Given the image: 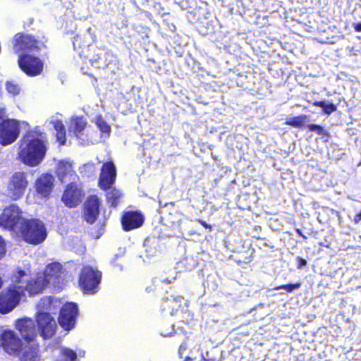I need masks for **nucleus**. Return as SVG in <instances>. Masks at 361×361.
<instances>
[{
    "label": "nucleus",
    "instance_id": "obj_38",
    "mask_svg": "<svg viewBox=\"0 0 361 361\" xmlns=\"http://www.w3.org/2000/svg\"><path fill=\"white\" fill-rule=\"evenodd\" d=\"M187 349V345L185 343H183L179 347V354L181 355Z\"/></svg>",
    "mask_w": 361,
    "mask_h": 361
},
{
    "label": "nucleus",
    "instance_id": "obj_28",
    "mask_svg": "<svg viewBox=\"0 0 361 361\" xmlns=\"http://www.w3.org/2000/svg\"><path fill=\"white\" fill-rule=\"evenodd\" d=\"M95 124L97 128L104 136H109L111 133V126L101 116L96 118Z\"/></svg>",
    "mask_w": 361,
    "mask_h": 361
},
{
    "label": "nucleus",
    "instance_id": "obj_34",
    "mask_svg": "<svg viewBox=\"0 0 361 361\" xmlns=\"http://www.w3.org/2000/svg\"><path fill=\"white\" fill-rule=\"evenodd\" d=\"M7 92L13 96L18 95L20 92V86L13 82H7L6 84Z\"/></svg>",
    "mask_w": 361,
    "mask_h": 361
},
{
    "label": "nucleus",
    "instance_id": "obj_42",
    "mask_svg": "<svg viewBox=\"0 0 361 361\" xmlns=\"http://www.w3.org/2000/svg\"><path fill=\"white\" fill-rule=\"evenodd\" d=\"M76 353H77V357L79 356L80 357H83L85 355V352L83 350H78V351L76 352Z\"/></svg>",
    "mask_w": 361,
    "mask_h": 361
},
{
    "label": "nucleus",
    "instance_id": "obj_6",
    "mask_svg": "<svg viewBox=\"0 0 361 361\" xmlns=\"http://www.w3.org/2000/svg\"><path fill=\"white\" fill-rule=\"evenodd\" d=\"M20 122L7 118L4 108L0 107V144L3 146L14 142L19 136Z\"/></svg>",
    "mask_w": 361,
    "mask_h": 361
},
{
    "label": "nucleus",
    "instance_id": "obj_17",
    "mask_svg": "<svg viewBox=\"0 0 361 361\" xmlns=\"http://www.w3.org/2000/svg\"><path fill=\"white\" fill-rule=\"evenodd\" d=\"M145 217L140 212L129 211L123 214L121 224L126 231L140 227L144 223Z\"/></svg>",
    "mask_w": 361,
    "mask_h": 361
},
{
    "label": "nucleus",
    "instance_id": "obj_35",
    "mask_svg": "<svg viewBox=\"0 0 361 361\" xmlns=\"http://www.w3.org/2000/svg\"><path fill=\"white\" fill-rule=\"evenodd\" d=\"M155 253L156 251L154 249H150L149 250H148L146 248L145 251V255H141L140 257L142 258L143 262L147 263L149 262L151 257L155 255Z\"/></svg>",
    "mask_w": 361,
    "mask_h": 361
},
{
    "label": "nucleus",
    "instance_id": "obj_41",
    "mask_svg": "<svg viewBox=\"0 0 361 361\" xmlns=\"http://www.w3.org/2000/svg\"><path fill=\"white\" fill-rule=\"evenodd\" d=\"M360 221H361V210L360 212L357 214L354 217V222L355 224H358Z\"/></svg>",
    "mask_w": 361,
    "mask_h": 361
},
{
    "label": "nucleus",
    "instance_id": "obj_25",
    "mask_svg": "<svg viewBox=\"0 0 361 361\" xmlns=\"http://www.w3.org/2000/svg\"><path fill=\"white\" fill-rule=\"evenodd\" d=\"M56 131V139L61 145L66 142V130L65 127L61 121L54 120L51 122Z\"/></svg>",
    "mask_w": 361,
    "mask_h": 361
},
{
    "label": "nucleus",
    "instance_id": "obj_27",
    "mask_svg": "<svg viewBox=\"0 0 361 361\" xmlns=\"http://www.w3.org/2000/svg\"><path fill=\"white\" fill-rule=\"evenodd\" d=\"M122 193L116 188L111 189L106 194L108 202L111 204V207H116L118 205Z\"/></svg>",
    "mask_w": 361,
    "mask_h": 361
},
{
    "label": "nucleus",
    "instance_id": "obj_31",
    "mask_svg": "<svg viewBox=\"0 0 361 361\" xmlns=\"http://www.w3.org/2000/svg\"><path fill=\"white\" fill-rule=\"evenodd\" d=\"M305 118L306 116H295L287 121L286 124L295 128H300L304 124Z\"/></svg>",
    "mask_w": 361,
    "mask_h": 361
},
{
    "label": "nucleus",
    "instance_id": "obj_21",
    "mask_svg": "<svg viewBox=\"0 0 361 361\" xmlns=\"http://www.w3.org/2000/svg\"><path fill=\"white\" fill-rule=\"evenodd\" d=\"M99 213V201L96 196L90 197L85 204L83 216L89 224H93Z\"/></svg>",
    "mask_w": 361,
    "mask_h": 361
},
{
    "label": "nucleus",
    "instance_id": "obj_13",
    "mask_svg": "<svg viewBox=\"0 0 361 361\" xmlns=\"http://www.w3.org/2000/svg\"><path fill=\"white\" fill-rule=\"evenodd\" d=\"M1 345L4 350L10 354L16 355L23 346L21 340L11 330H6L1 334Z\"/></svg>",
    "mask_w": 361,
    "mask_h": 361
},
{
    "label": "nucleus",
    "instance_id": "obj_20",
    "mask_svg": "<svg viewBox=\"0 0 361 361\" xmlns=\"http://www.w3.org/2000/svg\"><path fill=\"white\" fill-rule=\"evenodd\" d=\"M56 173L62 183H73L78 178L71 163L67 160H62L59 162Z\"/></svg>",
    "mask_w": 361,
    "mask_h": 361
},
{
    "label": "nucleus",
    "instance_id": "obj_48",
    "mask_svg": "<svg viewBox=\"0 0 361 361\" xmlns=\"http://www.w3.org/2000/svg\"><path fill=\"white\" fill-rule=\"evenodd\" d=\"M184 361H192V359L189 357H186Z\"/></svg>",
    "mask_w": 361,
    "mask_h": 361
},
{
    "label": "nucleus",
    "instance_id": "obj_16",
    "mask_svg": "<svg viewBox=\"0 0 361 361\" xmlns=\"http://www.w3.org/2000/svg\"><path fill=\"white\" fill-rule=\"evenodd\" d=\"M116 176V170L113 162L104 164L99 179V184L102 189H110L114 183Z\"/></svg>",
    "mask_w": 361,
    "mask_h": 361
},
{
    "label": "nucleus",
    "instance_id": "obj_26",
    "mask_svg": "<svg viewBox=\"0 0 361 361\" xmlns=\"http://www.w3.org/2000/svg\"><path fill=\"white\" fill-rule=\"evenodd\" d=\"M313 105L322 108L323 113L326 115H330L337 110V107L335 104L325 100L314 102Z\"/></svg>",
    "mask_w": 361,
    "mask_h": 361
},
{
    "label": "nucleus",
    "instance_id": "obj_45",
    "mask_svg": "<svg viewBox=\"0 0 361 361\" xmlns=\"http://www.w3.org/2000/svg\"><path fill=\"white\" fill-rule=\"evenodd\" d=\"M200 223L204 227V228H209V225L204 221H200Z\"/></svg>",
    "mask_w": 361,
    "mask_h": 361
},
{
    "label": "nucleus",
    "instance_id": "obj_47",
    "mask_svg": "<svg viewBox=\"0 0 361 361\" xmlns=\"http://www.w3.org/2000/svg\"><path fill=\"white\" fill-rule=\"evenodd\" d=\"M149 243V240L146 239V240H145V242H144V247H147L148 246Z\"/></svg>",
    "mask_w": 361,
    "mask_h": 361
},
{
    "label": "nucleus",
    "instance_id": "obj_46",
    "mask_svg": "<svg viewBox=\"0 0 361 361\" xmlns=\"http://www.w3.org/2000/svg\"><path fill=\"white\" fill-rule=\"evenodd\" d=\"M161 281H162V283H166V284H169L171 282V281L169 280L168 279H164Z\"/></svg>",
    "mask_w": 361,
    "mask_h": 361
},
{
    "label": "nucleus",
    "instance_id": "obj_44",
    "mask_svg": "<svg viewBox=\"0 0 361 361\" xmlns=\"http://www.w3.org/2000/svg\"><path fill=\"white\" fill-rule=\"evenodd\" d=\"M161 335L164 337L171 336H172V332H169V333L161 332Z\"/></svg>",
    "mask_w": 361,
    "mask_h": 361
},
{
    "label": "nucleus",
    "instance_id": "obj_4",
    "mask_svg": "<svg viewBox=\"0 0 361 361\" xmlns=\"http://www.w3.org/2000/svg\"><path fill=\"white\" fill-rule=\"evenodd\" d=\"M51 298H44L37 305L38 312L36 317L37 331L44 339L51 338L56 328V321L49 312L51 311Z\"/></svg>",
    "mask_w": 361,
    "mask_h": 361
},
{
    "label": "nucleus",
    "instance_id": "obj_43",
    "mask_svg": "<svg viewBox=\"0 0 361 361\" xmlns=\"http://www.w3.org/2000/svg\"><path fill=\"white\" fill-rule=\"evenodd\" d=\"M295 232L302 236L304 239H307V237L302 233V231L300 228H296Z\"/></svg>",
    "mask_w": 361,
    "mask_h": 361
},
{
    "label": "nucleus",
    "instance_id": "obj_3",
    "mask_svg": "<svg viewBox=\"0 0 361 361\" xmlns=\"http://www.w3.org/2000/svg\"><path fill=\"white\" fill-rule=\"evenodd\" d=\"M26 276V272L18 269L11 277L12 284L0 293V313L7 314L11 312L20 302L23 295V288L20 283L21 278Z\"/></svg>",
    "mask_w": 361,
    "mask_h": 361
},
{
    "label": "nucleus",
    "instance_id": "obj_22",
    "mask_svg": "<svg viewBox=\"0 0 361 361\" xmlns=\"http://www.w3.org/2000/svg\"><path fill=\"white\" fill-rule=\"evenodd\" d=\"M17 355L20 361H39L41 359L39 345L35 342L23 345Z\"/></svg>",
    "mask_w": 361,
    "mask_h": 361
},
{
    "label": "nucleus",
    "instance_id": "obj_33",
    "mask_svg": "<svg viewBox=\"0 0 361 361\" xmlns=\"http://www.w3.org/2000/svg\"><path fill=\"white\" fill-rule=\"evenodd\" d=\"M301 287L300 283H289L286 285H281L274 288V290L283 289L288 293H292L295 290H298Z\"/></svg>",
    "mask_w": 361,
    "mask_h": 361
},
{
    "label": "nucleus",
    "instance_id": "obj_37",
    "mask_svg": "<svg viewBox=\"0 0 361 361\" xmlns=\"http://www.w3.org/2000/svg\"><path fill=\"white\" fill-rule=\"evenodd\" d=\"M6 253L5 242L1 236H0V259H1Z\"/></svg>",
    "mask_w": 361,
    "mask_h": 361
},
{
    "label": "nucleus",
    "instance_id": "obj_40",
    "mask_svg": "<svg viewBox=\"0 0 361 361\" xmlns=\"http://www.w3.org/2000/svg\"><path fill=\"white\" fill-rule=\"evenodd\" d=\"M353 27L356 32H361V23H354Z\"/></svg>",
    "mask_w": 361,
    "mask_h": 361
},
{
    "label": "nucleus",
    "instance_id": "obj_10",
    "mask_svg": "<svg viewBox=\"0 0 361 361\" xmlns=\"http://www.w3.org/2000/svg\"><path fill=\"white\" fill-rule=\"evenodd\" d=\"M78 314V305L75 302H67L61 309L59 323L63 329L69 331L74 327Z\"/></svg>",
    "mask_w": 361,
    "mask_h": 361
},
{
    "label": "nucleus",
    "instance_id": "obj_39",
    "mask_svg": "<svg viewBox=\"0 0 361 361\" xmlns=\"http://www.w3.org/2000/svg\"><path fill=\"white\" fill-rule=\"evenodd\" d=\"M80 42L79 37H74L73 41V45L74 49H76V47H77V45L80 44Z\"/></svg>",
    "mask_w": 361,
    "mask_h": 361
},
{
    "label": "nucleus",
    "instance_id": "obj_36",
    "mask_svg": "<svg viewBox=\"0 0 361 361\" xmlns=\"http://www.w3.org/2000/svg\"><path fill=\"white\" fill-rule=\"evenodd\" d=\"M296 260H297V268L298 269H302L304 267H305L307 264L306 259H305L300 257H297Z\"/></svg>",
    "mask_w": 361,
    "mask_h": 361
},
{
    "label": "nucleus",
    "instance_id": "obj_11",
    "mask_svg": "<svg viewBox=\"0 0 361 361\" xmlns=\"http://www.w3.org/2000/svg\"><path fill=\"white\" fill-rule=\"evenodd\" d=\"M18 64L21 70L30 76L39 75L43 69V62L29 54L20 55Z\"/></svg>",
    "mask_w": 361,
    "mask_h": 361
},
{
    "label": "nucleus",
    "instance_id": "obj_29",
    "mask_svg": "<svg viewBox=\"0 0 361 361\" xmlns=\"http://www.w3.org/2000/svg\"><path fill=\"white\" fill-rule=\"evenodd\" d=\"M61 354L62 355V361H76L77 353L73 350L62 347L61 348Z\"/></svg>",
    "mask_w": 361,
    "mask_h": 361
},
{
    "label": "nucleus",
    "instance_id": "obj_14",
    "mask_svg": "<svg viewBox=\"0 0 361 361\" xmlns=\"http://www.w3.org/2000/svg\"><path fill=\"white\" fill-rule=\"evenodd\" d=\"M185 305L186 300L183 297L170 295L163 299L161 310L164 315L173 316Z\"/></svg>",
    "mask_w": 361,
    "mask_h": 361
},
{
    "label": "nucleus",
    "instance_id": "obj_19",
    "mask_svg": "<svg viewBox=\"0 0 361 361\" xmlns=\"http://www.w3.org/2000/svg\"><path fill=\"white\" fill-rule=\"evenodd\" d=\"M81 191L77 188L75 181L68 183L62 196V201L70 208L75 207L81 201Z\"/></svg>",
    "mask_w": 361,
    "mask_h": 361
},
{
    "label": "nucleus",
    "instance_id": "obj_23",
    "mask_svg": "<svg viewBox=\"0 0 361 361\" xmlns=\"http://www.w3.org/2000/svg\"><path fill=\"white\" fill-rule=\"evenodd\" d=\"M111 54L106 49L97 48L90 61L92 66L97 68H104L111 62Z\"/></svg>",
    "mask_w": 361,
    "mask_h": 361
},
{
    "label": "nucleus",
    "instance_id": "obj_9",
    "mask_svg": "<svg viewBox=\"0 0 361 361\" xmlns=\"http://www.w3.org/2000/svg\"><path fill=\"white\" fill-rule=\"evenodd\" d=\"M15 52L20 51L29 53H37L45 49L44 44L29 35L17 34L15 36Z\"/></svg>",
    "mask_w": 361,
    "mask_h": 361
},
{
    "label": "nucleus",
    "instance_id": "obj_5",
    "mask_svg": "<svg viewBox=\"0 0 361 361\" xmlns=\"http://www.w3.org/2000/svg\"><path fill=\"white\" fill-rule=\"evenodd\" d=\"M17 231H20L25 241L37 245L43 242L47 238V230L44 223L37 219H24Z\"/></svg>",
    "mask_w": 361,
    "mask_h": 361
},
{
    "label": "nucleus",
    "instance_id": "obj_2",
    "mask_svg": "<svg viewBox=\"0 0 361 361\" xmlns=\"http://www.w3.org/2000/svg\"><path fill=\"white\" fill-rule=\"evenodd\" d=\"M61 265L59 263L49 264L42 274L39 275L36 279H29L26 276L21 278L20 283L23 288V295L27 291L30 295L38 294L49 285L51 284L57 290L62 288L63 285L61 281Z\"/></svg>",
    "mask_w": 361,
    "mask_h": 361
},
{
    "label": "nucleus",
    "instance_id": "obj_30",
    "mask_svg": "<svg viewBox=\"0 0 361 361\" xmlns=\"http://www.w3.org/2000/svg\"><path fill=\"white\" fill-rule=\"evenodd\" d=\"M178 264L179 268L183 267L185 270L190 271L196 267L197 261L192 257H185L183 260L180 261Z\"/></svg>",
    "mask_w": 361,
    "mask_h": 361
},
{
    "label": "nucleus",
    "instance_id": "obj_1",
    "mask_svg": "<svg viewBox=\"0 0 361 361\" xmlns=\"http://www.w3.org/2000/svg\"><path fill=\"white\" fill-rule=\"evenodd\" d=\"M44 139L43 133L38 128L27 131L23 137L18 157L24 164L33 167L42 161L47 152Z\"/></svg>",
    "mask_w": 361,
    "mask_h": 361
},
{
    "label": "nucleus",
    "instance_id": "obj_18",
    "mask_svg": "<svg viewBox=\"0 0 361 361\" xmlns=\"http://www.w3.org/2000/svg\"><path fill=\"white\" fill-rule=\"evenodd\" d=\"M54 177L49 173L41 175L35 181L36 192L42 197H48L54 187Z\"/></svg>",
    "mask_w": 361,
    "mask_h": 361
},
{
    "label": "nucleus",
    "instance_id": "obj_32",
    "mask_svg": "<svg viewBox=\"0 0 361 361\" xmlns=\"http://www.w3.org/2000/svg\"><path fill=\"white\" fill-rule=\"evenodd\" d=\"M307 128L310 131H313L317 133L318 135L322 136L329 137V134L326 130H325L322 126L317 124H308Z\"/></svg>",
    "mask_w": 361,
    "mask_h": 361
},
{
    "label": "nucleus",
    "instance_id": "obj_12",
    "mask_svg": "<svg viewBox=\"0 0 361 361\" xmlns=\"http://www.w3.org/2000/svg\"><path fill=\"white\" fill-rule=\"evenodd\" d=\"M28 181L23 172L14 173L8 185V190L11 197L14 200L20 198L25 193Z\"/></svg>",
    "mask_w": 361,
    "mask_h": 361
},
{
    "label": "nucleus",
    "instance_id": "obj_8",
    "mask_svg": "<svg viewBox=\"0 0 361 361\" xmlns=\"http://www.w3.org/2000/svg\"><path fill=\"white\" fill-rule=\"evenodd\" d=\"M22 212L18 206L11 204L6 207L0 215V226L8 230L17 231L24 222Z\"/></svg>",
    "mask_w": 361,
    "mask_h": 361
},
{
    "label": "nucleus",
    "instance_id": "obj_15",
    "mask_svg": "<svg viewBox=\"0 0 361 361\" xmlns=\"http://www.w3.org/2000/svg\"><path fill=\"white\" fill-rule=\"evenodd\" d=\"M16 329L24 340L28 343L35 342L34 338L37 336L38 331L34 320L29 318L18 319L16 322Z\"/></svg>",
    "mask_w": 361,
    "mask_h": 361
},
{
    "label": "nucleus",
    "instance_id": "obj_7",
    "mask_svg": "<svg viewBox=\"0 0 361 361\" xmlns=\"http://www.w3.org/2000/svg\"><path fill=\"white\" fill-rule=\"evenodd\" d=\"M102 272L92 267H84L80 272L79 282L85 293L94 294L99 290Z\"/></svg>",
    "mask_w": 361,
    "mask_h": 361
},
{
    "label": "nucleus",
    "instance_id": "obj_24",
    "mask_svg": "<svg viewBox=\"0 0 361 361\" xmlns=\"http://www.w3.org/2000/svg\"><path fill=\"white\" fill-rule=\"evenodd\" d=\"M87 127V121L82 117H75L71 120L70 131L73 133L78 139H81V144L88 143V140L81 138L84 135V131Z\"/></svg>",
    "mask_w": 361,
    "mask_h": 361
}]
</instances>
